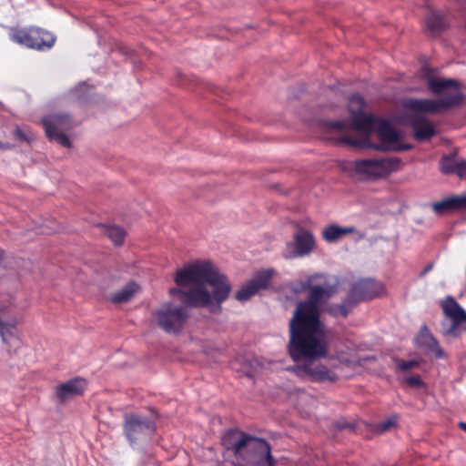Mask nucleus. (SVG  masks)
<instances>
[{"instance_id":"obj_14","label":"nucleus","mask_w":466,"mask_h":466,"mask_svg":"<svg viewBox=\"0 0 466 466\" xmlns=\"http://www.w3.org/2000/svg\"><path fill=\"white\" fill-rule=\"evenodd\" d=\"M383 291L381 283L371 279H360L352 284L348 292V300L357 305L361 301L372 299Z\"/></svg>"},{"instance_id":"obj_20","label":"nucleus","mask_w":466,"mask_h":466,"mask_svg":"<svg viewBox=\"0 0 466 466\" xmlns=\"http://www.w3.org/2000/svg\"><path fill=\"white\" fill-rule=\"evenodd\" d=\"M352 123L354 128L358 131L370 134L373 130L378 124L379 119L374 117L371 115H367L365 113L360 112H352Z\"/></svg>"},{"instance_id":"obj_33","label":"nucleus","mask_w":466,"mask_h":466,"mask_svg":"<svg viewBox=\"0 0 466 466\" xmlns=\"http://www.w3.org/2000/svg\"><path fill=\"white\" fill-rule=\"evenodd\" d=\"M395 424V420L393 419H388L384 421L381 422L380 424V430L381 431H387L388 429H390L391 426H393Z\"/></svg>"},{"instance_id":"obj_5","label":"nucleus","mask_w":466,"mask_h":466,"mask_svg":"<svg viewBox=\"0 0 466 466\" xmlns=\"http://www.w3.org/2000/svg\"><path fill=\"white\" fill-rule=\"evenodd\" d=\"M206 309L213 314L220 313L222 303L225 302L231 292V285L228 277L209 259H206Z\"/></svg>"},{"instance_id":"obj_1","label":"nucleus","mask_w":466,"mask_h":466,"mask_svg":"<svg viewBox=\"0 0 466 466\" xmlns=\"http://www.w3.org/2000/svg\"><path fill=\"white\" fill-rule=\"evenodd\" d=\"M333 293L329 284L311 283L308 299L297 303L289 320V354L294 361L304 360V363L296 364L289 370L303 380L323 383L339 379L326 365L315 361L328 355L329 342L325 324L320 319L319 305L326 303Z\"/></svg>"},{"instance_id":"obj_7","label":"nucleus","mask_w":466,"mask_h":466,"mask_svg":"<svg viewBox=\"0 0 466 466\" xmlns=\"http://www.w3.org/2000/svg\"><path fill=\"white\" fill-rule=\"evenodd\" d=\"M400 164L401 159L398 157L357 159L353 170L360 179L374 181L398 171Z\"/></svg>"},{"instance_id":"obj_18","label":"nucleus","mask_w":466,"mask_h":466,"mask_svg":"<svg viewBox=\"0 0 466 466\" xmlns=\"http://www.w3.org/2000/svg\"><path fill=\"white\" fill-rule=\"evenodd\" d=\"M440 170L444 175L466 176V160L455 155H445L440 160Z\"/></svg>"},{"instance_id":"obj_11","label":"nucleus","mask_w":466,"mask_h":466,"mask_svg":"<svg viewBox=\"0 0 466 466\" xmlns=\"http://www.w3.org/2000/svg\"><path fill=\"white\" fill-rule=\"evenodd\" d=\"M19 314L12 298L0 300V337L3 343L9 345L17 336Z\"/></svg>"},{"instance_id":"obj_32","label":"nucleus","mask_w":466,"mask_h":466,"mask_svg":"<svg viewBox=\"0 0 466 466\" xmlns=\"http://www.w3.org/2000/svg\"><path fill=\"white\" fill-rule=\"evenodd\" d=\"M328 127L336 130H343L347 127V122L344 120H334L328 123Z\"/></svg>"},{"instance_id":"obj_24","label":"nucleus","mask_w":466,"mask_h":466,"mask_svg":"<svg viewBox=\"0 0 466 466\" xmlns=\"http://www.w3.org/2000/svg\"><path fill=\"white\" fill-rule=\"evenodd\" d=\"M426 25L427 28L432 33L441 32L445 28L442 16L436 12H432L429 15L426 19Z\"/></svg>"},{"instance_id":"obj_27","label":"nucleus","mask_w":466,"mask_h":466,"mask_svg":"<svg viewBox=\"0 0 466 466\" xmlns=\"http://www.w3.org/2000/svg\"><path fill=\"white\" fill-rule=\"evenodd\" d=\"M106 235L115 245H121L125 239V231L117 226H109L106 228Z\"/></svg>"},{"instance_id":"obj_36","label":"nucleus","mask_w":466,"mask_h":466,"mask_svg":"<svg viewBox=\"0 0 466 466\" xmlns=\"http://www.w3.org/2000/svg\"><path fill=\"white\" fill-rule=\"evenodd\" d=\"M13 148V146L9 143H4L0 141V149L8 150Z\"/></svg>"},{"instance_id":"obj_6","label":"nucleus","mask_w":466,"mask_h":466,"mask_svg":"<svg viewBox=\"0 0 466 466\" xmlns=\"http://www.w3.org/2000/svg\"><path fill=\"white\" fill-rule=\"evenodd\" d=\"M375 129L380 140V144H372L370 142L362 144L360 141L346 137L341 138V142L352 147H366L380 151L391 150L400 152L412 148L410 144L400 142L399 132L392 127L390 121L379 119Z\"/></svg>"},{"instance_id":"obj_10","label":"nucleus","mask_w":466,"mask_h":466,"mask_svg":"<svg viewBox=\"0 0 466 466\" xmlns=\"http://www.w3.org/2000/svg\"><path fill=\"white\" fill-rule=\"evenodd\" d=\"M46 137L50 141H56L65 147H71V141L65 134L74 127L72 118L64 113L52 114L41 120Z\"/></svg>"},{"instance_id":"obj_21","label":"nucleus","mask_w":466,"mask_h":466,"mask_svg":"<svg viewBox=\"0 0 466 466\" xmlns=\"http://www.w3.org/2000/svg\"><path fill=\"white\" fill-rule=\"evenodd\" d=\"M441 307L445 318L466 316V310L451 295L447 296L444 300L441 301Z\"/></svg>"},{"instance_id":"obj_13","label":"nucleus","mask_w":466,"mask_h":466,"mask_svg":"<svg viewBox=\"0 0 466 466\" xmlns=\"http://www.w3.org/2000/svg\"><path fill=\"white\" fill-rule=\"evenodd\" d=\"M275 273L273 268L261 269L243 284L235 293V299L239 302H246L261 289H267Z\"/></svg>"},{"instance_id":"obj_17","label":"nucleus","mask_w":466,"mask_h":466,"mask_svg":"<svg viewBox=\"0 0 466 466\" xmlns=\"http://www.w3.org/2000/svg\"><path fill=\"white\" fill-rule=\"evenodd\" d=\"M87 387V381L84 378L76 377L56 387V396L61 403H64L76 396L84 394Z\"/></svg>"},{"instance_id":"obj_19","label":"nucleus","mask_w":466,"mask_h":466,"mask_svg":"<svg viewBox=\"0 0 466 466\" xmlns=\"http://www.w3.org/2000/svg\"><path fill=\"white\" fill-rule=\"evenodd\" d=\"M431 208L437 215L466 209V196H452L443 198L432 203Z\"/></svg>"},{"instance_id":"obj_3","label":"nucleus","mask_w":466,"mask_h":466,"mask_svg":"<svg viewBox=\"0 0 466 466\" xmlns=\"http://www.w3.org/2000/svg\"><path fill=\"white\" fill-rule=\"evenodd\" d=\"M221 443L247 466H274L270 445L265 439L229 429L222 436Z\"/></svg>"},{"instance_id":"obj_25","label":"nucleus","mask_w":466,"mask_h":466,"mask_svg":"<svg viewBox=\"0 0 466 466\" xmlns=\"http://www.w3.org/2000/svg\"><path fill=\"white\" fill-rule=\"evenodd\" d=\"M342 237L340 227L335 224H330L325 227L322 230V238L328 243H333Z\"/></svg>"},{"instance_id":"obj_35","label":"nucleus","mask_w":466,"mask_h":466,"mask_svg":"<svg viewBox=\"0 0 466 466\" xmlns=\"http://www.w3.org/2000/svg\"><path fill=\"white\" fill-rule=\"evenodd\" d=\"M433 268V263H429L428 265H426L424 267V268L422 269V271L420 272V276L423 277L425 276L427 273H429L431 269Z\"/></svg>"},{"instance_id":"obj_2","label":"nucleus","mask_w":466,"mask_h":466,"mask_svg":"<svg viewBox=\"0 0 466 466\" xmlns=\"http://www.w3.org/2000/svg\"><path fill=\"white\" fill-rule=\"evenodd\" d=\"M427 86L432 94L441 96L439 99L407 98L403 101V107L409 111L408 124L419 142L429 140L436 133L433 125L423 113L439 114L460 106L464 99L461 84L455 79L431 76L427 79Z\"/></svg>"},{"instance_id":"obj_22","label":"nucleus","mask_w":466,"mask_h":466,"mask_svg":"<svg viewBox=\"0 0 466 466\" xmlns=\"http://www.w3.org/2000/svg\"><path fill=\"white\" fill-rule=\"evenodd\" d=\"M138 290V286L136 282L131 281L127 283L122 289L114 293L111 297L113 303H124L129 301L135 293Z\"/></svg>"},{"instance_id":"obj_9","label":"nucleus","mask_w":466,"mask_h":466,"mask_svg":"<svg viewBox=\"0 0 466 466\" xmlns=\"http://www.w3.org/2000/svg\"><path fill=\"white\" fill-rule=\"evenodd\" d=\"M156 431V423L148 417L138 413L124 416L123 432L130 444L150 439Z\"/></svg>"},{"instance_id":"obj_15","label":"nucleus","mask_w":466,"mask_h":466,"mask_svg":"<svg viewBox=\"0 0 466 466\" xmlns=\"http://www.w3.org/2000/svg\"><path fill=\"white\" fill-rule=\"evenodd\" d=\"M414 344L423 350L426 355H433L435 359H443L445 354L441 348L439 341L424 324L414 338Z\"/></svg>"},{"instance_id":"obj_8","label":"nucleus","mask_w":466,"mask_h":466,"mask_svg":"<svg viewBox=\"0 0 466 466\" xmlns=\"http://www.w3.org/2000/svg\"><path fill=\"white\" fill-rule=\"evenodd\" d=\"M9 36L15 43L38 51L50 49L56 43L53 34L36 26L12 28Z\"/></svg>"},{"instance_id":"obj_30","label":"nucleus","mask_w":466,"mask_h":466,"mask_svg":"<svg viewBox=\"0 0 466 466\" xmlns=\"http://www.w3.org/2000/svg\"><path fill=\"white\" fill-rule=\"evenodd\" d=\"M14 134H15V137L17 139H19L20 141L29 143L33 139V137L31 134L26 133L25 131H24L22 128H19V127L15 128Z\"/></svg>"},{"instance_id":"obj_37","label":"nucleus","mask_w":466,"mask_h":466,"mask_svg":"<svg viewBox=\"0 0 466 466\" xmlns=\"http://www.w3.org/2000/svg\"><path fill=\"white\" fill-rule=\"evenodd\" d=\"M347 427H350V424L346 423V422H338V423H337V428H338L339 430H343V429H345V428H347Z\"/></svg>"},{"instance_id":"obj_4","label":"nucleus","mask_w":466,"mask_h":466,"mask_svg":"<svg viewBox=\"0 0 466 466\" xmlns=\"http://www.w3.org/2000/svg\"><path fill=\"white\" fill-rule=\"evenodd\" d=\"M175 283L177 288H172L169 293L179 301L189 307L204 305V262L186 265L177 270Z\"/></svg>"},{"instance_id":"obj_34","label":"nucleus","mask_w":466,"mask_h":466,"mask_svg":"<svg viewBox=\"0 0 466 466\" xmlns=\"http://www.w3.org/2000/svg\"><path fill=\"white\" fill-rule=\"evenodd\" d=\"M341 235L353 233L355 231L354 227H340Z\"/></svg>"},{"instance_id":"obj_26","label":"nucleus","mask_w":466,"mask_h":466,"mask_svg":"<svg viewBox=\"0 0 466 466\" xmlns=\"http://www.w3.org/2000/svg\"><path fill=\"white\" fill-rule=\"evenodd\" d=\"M324 276L321 274H314L310 275L307 278L306 280H299L291 283L290 289L295 294L302 293L308 289H309V287L313 281L314 279L317 278H323Z\"/></svg>"},{"instance_id":"obj_28","label":"nucleus","mask_w":466,"mask_h":466,"mask_svg":"<svg viewBox=\"0 0 466 466\" xmlns=\"http://www.w3.org/2000/svg\"><path fill=\"white\" fill-rule=\"evenodd\" d=\"M419 361L416 360L397 361V368L402 371H406L419 367Z\"/></svg>"},{"instance_id":"obj_12","label":"nucleus","mask_w":466,"mask_h":466,"mask_svg":"<svg viewBox=\"0 0 466 466\" xmlns=\"http://www.w3.org/2000/svg\"><path fill=\"white\" fill-rule=\"evenodd\" d=\"M173 307L171 304L165 305L155 313L158 326L168 333L179 331L188 318V313L185 308Z\"/></svg>"},{"instance_id":"obj_38","label":"nucleus","mask_w":466,"mask_h":466,"mask_svg":"<svg viewBox=\"0 0 466 466\" xmlns=\"http://www.w3.org/2000/svg\"><path fill=\"white\" fill-rule=\"evenodd\" d=\"M459 427H460V429H461L464 431H466V422H464V421L459 422Z\"/></svg>"},{"instance_id":"obj_31","label":"nucleus","mask_w":466,"mask_h":466,"mask_svg":"<svg viewBox=\"0 0 466 466\" xmlns=\"http://www.w3.org/2000/svg\"><path fill=\"white\" fill-rule=\"evenodd\" d=\"M350 103L351 106H356L360 110H361L366 104L364 98L358 94H354L350 96Z\"/></svg>"},{"instance_id":"obj_39","label":"nucleus","mask_w":466,"mask_h":466,"mask_svg":"<svg viewBox=\"0 0 466 466\" xmlns=\"http://www.w3.org/2000/svg\"><path fill=\"white\" fill-rule=\"evenodd\" d=\"M4 258H5V251L2 248H0V264L3 262Z\"/></svg>"},{"instance_id":"obj_16","label":"nucleus","mask_w":466,"mask_h":466,"mask_svg":"<svg viewBox=\"0 0 466 466\" xmlns=\"http://www.w3.org/2000/svg\"><path fill=\"white\" fill-rule=\"evenodd\" d=\"M315 239L308 230H300L294 235V242L288 243V248H292L289 254H286V258H301L309 255L314 248Z\"/></svg>"},{"instance_id":"obj_23","label":"nucleus","mask_w":466,"mask_h":466,"mask_svg":"<svg viewBox=\"0 0 466 466\" xmlns=\"http://www.w3.org/2000/svg\"><path fill=\"white\" fill-rule=\"evenodd\" d=\"M356 305L353 302L348 300V295L339 304H331L328 307L327 311L332 317H343L347 318L351 309Z\"/></svg>"},{"instance_id":"obj_29","label":"nucleus","mask_w":466,"mask_h":466,"mask_svg":"<svg viewBox=\"0 0 466 466\" xmlns=\"http://www.w3.org/2000/svg\"><path fill=\"white\" fill-rule=\"evenodd\" d=\"M405 381L412 388H422L425 384L420 375H411L405 378Z\"/></svg>"}]
</instances>
